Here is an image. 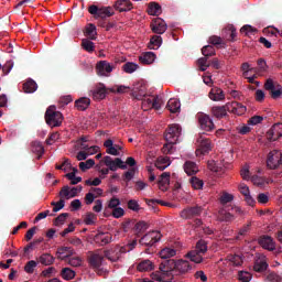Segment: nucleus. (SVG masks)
Returning <instances> with one entry per match:
<instances>
[{
  "instance_id": "1",
  "label": "nucleus",
  "mask_w": 282,
  "mask_h": 282,
  "mask_svg": "<svg viewBox=\"0 0 282 282\" xmlns=\"http://www.w3.org/2000/svg\"><path fill=\"white\" fill-rule=\"evenodd\" d=\"M160 271L153 273L152 279L159 282H172L174 276L186 274L193 270V265L187 260L170 259L163 260L159 267Z\"/></svg>"
},
{
  "instance_id": "2",
  "label": "nucleus",
  "mask_w": 282,
  "mask_h": 282,
  "mask_svg": "<svg viewBox=\"0 0 282 282\" xmlns=\"http://www.w3.org/2000/svg\"><path fill=\"white\" fill-rule=\"evenodd\" d=\"M206 252H208V243L205 240H198L196 243V250L189 251L186 257L189 261H193V263H202Z\"/></svg>"
},
{
  "instance_id": "3",
  "label": "nucleus",
  "mask_w": 282,
  "mask_h": 282,
  "mask_svg": "<svg viewBox=\"0 0 282 282\" xmlns=\"http://www.w3.org/2000/svg\"><path fill=\"white\" fill-rule=\"evenodd\" d=\"M45 120L48 127H61L63 124V113L56 111V107L51 106L45 112Z\"/></svg>"
},
{
  "instance_id": "4",
  "label": "nucleus",
  "mask_w": 282,
  "mask_h": 282,
  "mask_svg": "<svg viewBox=\"0 0 282 282\" xmlns=\"http://www.w3.org/2000/svg\"><path fill=\"white\" fill-rule=\"evenodd\" d=\"M142 109L149 111V109H155L160 111L162 109V98L160 96H144L142 99Z\"/></svg>"
},
{
  "instance_id": "5",
  "label": "nucleus",
  "mask_w": 282,
  "mask_h": 282,
  "mask_svg": "<svg viewBox=\"0 0 282 282\" xmlns=\"http://www.w3.org/2000/svg\"><path fill=\"white\" fill-rule=\"evenodd\" d=\"M89 14H93L95 19H107V17H113V8L111 7H101L98 8V6L93 4L88 8Z\"/></svg>"
},
{
  "instance_id": "6",
  "label": "nucleus",
  "mask_w": 282,
  "mask_h": 282,
  "mask_svg": "<svg viewBox=\"0 0 282 282\" xmlns=\"http://www.w3.org/2000/svg\"><path fill=\"white\" fill-rule=\"evenodd\" d=\"M162 239V234L158 230L149 231L143 237L140 238L139 243L141 246H147L148 248H151L158 243Z\"/></svg>"
},
{
  "instance_id": "7",
  "label": "nucleus",
  "mask_w": 282,
  "mask_h": 282,
  "mask_svg": "<svg viewBox=\"0 0 282 282\" xmlns=\"http://www.w3.org/2000/svg\"><path fill=\"white\" fill-rule=\"evenodd\" d=\"M116 94V90L113 88H107L105 84L99 83L94 90L90 91L94 100H105L107 98V95L109 94Z\"/></svg>"
},
{
  "instance_id": "8",
  "label": "nucleus",
  "mask_w": 282,
  "mask_h": 282,
  "mask_svg": "<svg viewBox=\"0 0 282 282\" xmlns=\"http://www.w3.org/2000/svg\"><path fill=\"white\" fill-rule=\"evenodd\" d=\"M182 135V126L174 123L170 126L165 132L166 142H177Z\"/></svg>"
},
{
  "instance_id": "9",
  "label": "nucleus",
  "mask_w": 282,
  "mask_h": 282,
  "mask_svg": "<svg viewBox=\"0 0 282 282\" xmlns=\"http://www.w3.org/2000/svg\"><path fill=\"white\" fill-rule=\"evenodd\" d=\"M258 243L263 248V250H268L269 252H274L276 250V242L274 238L268 235H262L258 238Z\"/></svg>"
},
{
  "instance_id": "10",
  "label": "nucleus",
  "mask_w": 282,
  "mask_h": 282,
  "mask_svg": "<svg viewBox=\"0 0 282 282\" xmlns=\"http://www.w3.org/2000/svg\"><path fill=\"white\" fill-rule=\"evenodd\" d=\"M264 89L270 91V96L273 98V100H278V98H281L282 96V86L279 84L275 86L272 79H267Z\"/></svg>"
},
{
  "instance_id": "11",
  "label": "nucleus",
  "mask_w": 282,
  "mask_h": 282,
  "mask_svg": "<svg viewBox=\"0 0 282 282\" xmlns=\"http://www.w3.org/2000/svg\"><path fill=\"white\" fill-rule=\"evenodd\" d=\"M282 163V154L279 151H272L269 153L267 159V166L268 169L274 170L279 169Z\"/></svg>"
},
{
  "instance_id": "12",
  "label": "nucleus",
  "mask_w": 282,
  "mask_h": 282,
  "mask_svg": "<svg viewBox=\"0 0 282 282\" xmlns=\"http://www.w3.org/2000/svg\"><path fill=\"white\" fill-rule=\"evenodd\" d=\"M279 138H282V123H274L267 132V140L269 142H276Z\"/></svg>"
},
{
  "instance_id": "13",
  "label": "nucleus",
  "mask_w": 282,
  "mask_h": 282,
  "mask_svg": "<svg viewBox=\"0 0 282 282\" xmlns=\"http://www.w3.org/2000/svg\"><path fill=\"white\" fill-rule=\"evenodd\" d=\"M227 110L229 113H235V116H243L248 108L238 101L227 102Z\"/></svg>"
},
{
  "instance_id": "14",
  "label": "nucleus",
  "mask_w": 282,
  "mask_h": 282,
  "mask_svg": "<svg viewBox=\"0 0 282 282\" xmlns=\"http://www.w3.org/2000/svg\"><path fill=\"white\" fill-rule=\"evenodd\" d=\"M268 268H270V265L268 264V258L263 254L258 256L253 263L254 272L263 274V272H265Z\"/></svg>"
},
{
  "instance_id": "15",
  "label": "nucleus",
  "mask_w": 282,
  "mask_h": 282,
  "mask_svg": "<svg viewBox=\"0 0 282 282\" xmlns=\"http://www.w3.org/2000/svg\"><path fill=\"white\" fill-rule=\"evenodd\" d=\"M198 122L203 131H213V129H215V123L213 122V119H210V116L206 113L198 115Z\"/></svg>"
},
{
  "instance_id": "16",
  "label": "nucleus",
  "mask_w": 282,
  "mask_h": 282,
  "mask_svg": "<svg viewBox=\"0 0 282 282\" xmlns=\"http://www.w3.org/2000/svg\"><path fill=\"white\" fill-rule=\"evenodd\" d=\"M199 215H202L200 206L187 207L181 212L182 219H193L199 217Z\"/></svg>"
},
{
  "instance_id": "17",
  "label": "nucleus",
  "mask_w": 282,
  "mask_h": 282,
  "mask_svg": "<svg viewBox=\"0 0 282 282\" xmlns=\"http://www.w3.org/2000/svg\"><path fill=\"white\" fill-rule=\"evenodd\" d=\"M74 254H76V251H74L72 247H59L56 251L57 259H61V261H67L74 257Z\"/></svg>"
},
{
  "instance_id": "18",
  "label": "nucleus",
  "mask_w": 282,
  "mask_h": 282,
  "mask_svg": "<svg viewBox=\"0 0 282 282\" xmlns=\"http://www.w3.org/2000/svg\"><path fill=\"white\" fill-rule=\"evenodd\" d=\"M96 72L98 76H109V74L113 72V66H111L107 61H100L96 65Z\"/></svg>"
},
{
  "instance_id": "19",
  "label": "nucleus",
  "mask_w": 282,
  "mask_h": 282,
  "mask_svg": "<svg viewBox=\"0 0 282 282\" xmlns=\"http://www.w3.org/2000/svg\"><path fill=\"white\" fill-rule=\"evenodd\" d=\"M196 142L198 145V151H200L203 155H206V153H209V151L213 149L210 145V139L204 135H199Z\"/></svg>"
},
{
  "instance_id": "20",
  "label": "nucleus",
  "mask_w": 282,
  "mask_h": 282,
  "mask_svg": "<svg viewBox=\"0 0 282 282\" xmlns=\"http://www.w3.org/2000/svg\"><path fill=\"white\" fill-rule=\"evenodd\" d=\"M169 25H166V22L162 20L161 18L155 19L151 23V30L154 34H164L166 32Z\"/></svg>"
},
{
  "instance_id": "21",
  "label": "nucleus",
  "mask_w": 282,
  "mask_h": 282,
  "mask_svg": "<svg viewBox=\"0 0 282 282\" xmlns=\"http://www.w3.org/2000/svg\"><path fill=\"white\" fill-rule=\"evenodd\" d=\"M112 239H113V237L109 232H98L94 237L95 243H97V246H101V247L108 246V243H111Z\"/></svg>"
},
{
  "instance_id": "22",
  "label": "nucleus",
  "mask_w": 282,
  "mask_h": 282,
  "mask_svg": "<svg viewBox=\"0 0 282 282\" xmlns=\"http://www.w3.org/2000/svg\"><path fill=\"white\" fill-rule=\"evenodd\" d=\"M115 9L118 10V12H129L133 10V3L129 0H117L115 2Z\"/></svg>"
},
{
  "instance_id": "23",
  "label": "nucleus",
  "mask_w": 282,
  "mask_h": 282,
  "mask_svg": "<svg viewBox=\"0 0 282 282\" xmlns=\"http://www.w3.org/2000/svg\"><path fill=\"white\" fill-rule=\"evenodd\" d=\"M212 113L215 118L221 120V118H226L228 116V104L225 106H214L212 108Z\"/></svg>"
},
{
  "instance_id": "24",
  "label": "nucleus",
  "mask_w": 282,
  "mask_h": 282,
  "mask_svg": "<svg viewBox=\"0 0 282 282\" xmlns=\"http://www.w3.org/2000/svg\"><path fill=\"white\" fill-rule=\"evenodd\" d=\"M209 98L214 100V102H219V100H225L226 95L221 88L213 87L209 91Z\"/></svg>"
},
{
  "instance_id": "25",
  "label": "nucleus",
  "mask_w": 282,
  "mask_h": 282,
  "mask_svg": "<svg viewBox=\"0 0 282 282\" xmlns=\"http://www.w3.org/2000/svg\"><path fill=\"white\" fill-rule=\"evenodd\" d=\"M169 184H171V172H163L159 180V188L161 191H167Z\"/></svg>"
},
{
  "instance_id": "26",
  "label": "nucleus",
  "mask_w": 282,
  "mask_h": 282,
  "mask_svg": "<svg viewBox=\"0 0 282 282\" xmlns=\"http://www.w3.org/2000/svg\"><path fill=\"white\" fill-rule=\"evenodd\" d=\"M155 53L153 52H145L139 56V61L142 65H152V63H155Z\"/></svg>"
},
{
  "instance_id": "27",
  "label": "nucleus",
  "mask_w": 282,
  "mask_h": 282,
  "mask_svg": "<svg viewBox=\"0 0 282 282\" xmlns=\"http://www.w3.org/2000/svg\"><path fill=\"white\" fill-rule=\"evenodd\" d=\"M102 259L104 257L101 254L91 252L88 257V263L91 268H100L102 265Z\"/></svg>"
},
{
  "instance_id": "28",
  "label": "nucleus",
  "mask_w": 282,
  "mask_h": 282,
  "mask_svg": "<svg viewBox=\"0 0 282 282\" xmlns=\"http://www.w3.org/2000/svg\"><path fill=\"white\" fill-rule=\"evenodd\" d=\"M91 105V99L87 97H82L75 101V107L78 111H86Z\"/></svg>"
},
{
  "instance_id": "29",
  "label": "nucleus",
  "mask_w": 282,
  "mask_h": 282,
  "mask_svg": "<svg viewBox=\"0 0 282 282\" xmlns=\"http://www.w3.org/2000/svg\"><path fill=\"white\" fill-rule=\"evenodd\" d=\"M155 166L159 171H164L171 166V159L169 156H159L156 159Z\"/></svg>"
},
{
  "instance_id": "30",
  "label": "nucleus",
  "mask_w": 282,
  "mask_h": 282,
  "mask_svg": "<svg viewBox=\"0 0 282 282\" xmlns=\"http://www.w3.org/2000/svg\"><path fill=\"white\" fill-rule=\"evenodd\" d=\"M39 89V85L33 79H29L23 84L24 94H34Z\"/></svg>"
},
{
  "instance_id": "31",
  "label": "nucleus",
  "mask_w": 282,
  "mask_h": 282,
  "mask_svg": "<svg viewBox=\"0 0 282 282\" xmlns=\"http://www.w3.org/2000/svg\"><path fill=\"white\" fill-rule=\"evenodd\" d=\"M184 171L187 175H195V173H197L199 169L197 167V163L193 161H186L184 163Z\"/></svg>"
},
{
  "instance_id": "32",
  "label": "nucleus",
  "mask_w": 282,
  "mask_h": 282,
  "mask_svg": "<svg viewBox=\"0 0 282 282\" xmlns=\"http://www.w3.org/2000/svg\"><path fill=\"white\" fill-rule=\"evenodd\" d=\"M84 34H85V36L90 39V41H96V39L98 36V32L96 31V26L91 23L87 24Z\"/></svg>"
},
{
  "instance_id": "33",
  "label": "nucleus",
  "mask_w": 282,
  "mask_h": 282,
  "mask_svg": "<svg viewBox=\"0 0 282 282\" xmlns=\"http://www.w3.org/2000/svg\"><path fill=\"white\" fill-rule=\"evenodd\" d=\"M137 270L139 272H151L153 270V262L151 260H143L138 263Z\"/></svg>"
},
{
  "instance_id": "34",
  "label": "nucleus",
  "mask_w": 282,
  "mask_h": 282,
  "mask_svg": "<svg viewBox=\"0 0 282 282\" xmlns=\"http://www.w3.org/2000/svg\"><path fill=\"white\" fill-rule=\"evenodd\" d=\"M118 169H122V171L127 169V164H124L120 158L115 159V161L108 165V171H118Z\"/></svg>"
},
{
  "instance_id": "35",
  "label": "nucleus",
  "mask_w": 282,
  "mask_h": 282,
  "mask_svg": "<svg viewBox=\"0 0 282 282\" xmlns=\"http://www.w3.org/2000/svg\"><path fill=\"white\" fill-rule=\"evenodd\" d=\"M148 12L152 17H160L162 14V7L158 2H151Z\"/></svg>"
},
{
  "instance_id": "36",
  "label": "nucleus",
  "mask_w": 282,
  "mask_h": 282,
  "mask_svg": "<svg viewBox=\"0 0 282 282\" xmlns=\"http://www.w3.org/2000/svg\"><path fill=\"white\" fill-rule=\"evenodd\" d=\"M182 107V104H180V100L177 99H170L166 105V109L171 111V113H177Z\"/></svg>"
},
{
  "instance_id": "37",
  "label": "nucleus",
  "mask_w": 282,
  "mask_h": 282,
  "mask_svg": "<svg viewBox=\"0 0 282 282\" xmlns=\"http://www.w3.org/2000/svg\"><path fill=\"white\" fill-rule=\"evenodd\" d=\"M147 230H149V224L144 220H140L134 225V232H137V237L147 232Z\"/></svg>"
},
{
  "instance_id": "38",
  "label": "nucleus",
  "mask_w": 282,
  "mask_h": 282,
  "mask_svg": "<svg viewBox=\"0 0 282 282\" xmlns=\"http://www.w3.org/2000/svg\"><path fill=\"white\" fill-rule=\"evenodd\" d=\"M37 261L39 263H42V265H52V263L55 261V258L50 253H43L39 257Z\"/></svg>"
},
{
  "instance_id": "39",
  "label": "nucleus",
  "mask_w": 282,
  "mask_h": 282,
  "mask_svg": "<svg viewBox=\"0 0 282 282\" xmlns=\"http://www.w3.org/2000/svg\"><path fill=\"white\" fill-rule=\"evenodd\" d=\"M218 219L219 221H226V223L235 221V215L226 212V209H220L218 212Z\"/></svg>"
},
{
  "instance_id": "40",
  "label": "nucleus",
  "mask_w": 282,
  "mask_h": 282,
  "mask_svg": "<svg viewBox=\"0 0 282 282\" xmlns=\"http://www.w3.org/2000/svg\"><path fill=\"white\" fill-rule=\"evenodd\" d=\"M175 254H177V251L171 248H164L160 251V257L164 261H169L171 257H175Z\"/></svg>"
},
{
  "instance_id": "41",
  "label": "nucleus",
  "mask_w": 282,
  "mask_h": 282,
  "mask_svg": "<svg viewBox=\"0 0 282 282\" xmlns=\"http://www.w3.org/2000/svg\"><path fill=\"white\" fill-rule=\"evenodd\" d=\"M161 46H162V36L153 35L150 39V43H149L150 50H160Z\"/></svg>"
},
{
  "instance_id": "42",
  "label": "nucleus",
  "mask_w": 282,
  "mask_h": 282,
  "mask_svg": "<svg viewBox=\"0 0 282 282\" xmlns=\"http://www.w3.org/2000/svg\"><path fill=\"white\" fill-rule=\"evenodd\" d=\"M61 276L64 281H72L76 276V271L70 268H63L61 271Z\"/></svg>"
},
{
  "instance_id": "43",
  "label": "nucleus",
  "mask_w": 282,
  "mask_h": 282,
  "mask_svg": "<svg viewBox=\"0 0 282 282\" xmlns=\"http://www.w3.org/2000/svg\"><path fill=\"white\" fill-rule=\"evenodd\" d=\"M31 150L33 153H36L37 155H43L45 153V148H43V144L39 141H33L31 143Z\"/></svg>"
},
{
  "instance_id": "44",
  "label": "nucleus",
  "mask_w": 282,
  "mask_h": 282,
  "mask_svg": "<svg viewBox=\"0 0 282 282\" xmlns=\"http://www.w3.org/2000/svg\"><path fill=\"white\" fill-rule=\"evenodd\" d=\"M189 183L195 191H202V188H204V181L199 180L197 176H192Z\"/></svg>"
},
{
  "instance_id": "45",
  "label": "nucleus",
  "mask_w": 282,
  "mask_h": 282,
  "mask_svg": "<svg viewBox=\"0 0 282 282\" xmlns=\"http://www.w3.org/2000/svg\"><path fill=\"white\" fill-rule=\"evenodd\" d=\"M82 47L83 50H85L86 52H94V50H96V45L94 44V42H91V40L88 39H84L82 40Z\"/></svg>"
},
{
  "instance_id": "46",
  "label": "nucleus",
  "mask_w": 282,
  "mask_h": 282,
  "mask_svg": "<svg viewBox=\"0 0 282 282\" xmlns=\"http://www.w3.org/2000/svg\"><path fill=\"white\" fill-rule=\"evenodd\" d=\"M140 66H138V64L128 62V63L123 64L122 69H123V72H126V74H133V72H137V69Z\"/></svg>"
},
{
  "instance_id": "47",
  "label": "nucleus",
  "mask_w": 282,
  "mask_h": 282,
  "mask_svg": "<svg viewBox=\"0 0 282 282\" xmlns=\"http://www.w3.org/2000/svg\"><path fill=\"white\" fill-rule=\"evenodd\" d=\"M36 265H39L37 261L30 260L29 262H26L24 271L26 272V274H34Z\"/></svg>"
},
{
  "instance_id": "48",
  "label": "nucleus",
  "mask_w": 282,
  "mask_h": 282,
  "mask_svg": "<svg viewBox=\"0 0 282 282\" xmlns=\"http://www.w3.org/2000/svg\"><path fill=\"white\" fill-rule=\"evenodd\" d=\"M94 164H96V161H94V159H88L86 162L79 163V169L83 171V173H85V171H89Z\"/></svg>"
},
{
  "instance_id": "49",
  "label": "nucleus",
  "mask_w": 282,
  "mask_h": 282,
  "mask_svg": "<svg viewBox=\"0 0 282 282\" xmlns=\"http://www.w3.org/2000/svg\"><path fill=\"white\" fill-rule=\"evenodd\" d=\"M202 54L203 56L210 58V56H215L216 54L215 47L213 45H206L202 48Z\"/></svg>"
},
{
  "instance_id": "50",
  "label": "nucleus",
  "mask_w": 282,
  "mask_h": 282,
  "mask_svg": "<svg viewBox=\"0 0 282 282\" xmlns=\"http://www.w3.org/2000/svg\"><path fill=\"white\" fill-rule=\"evenodd\" d=\"M197 64L199 66L200 72H206L208 67H210V64L208 63V57H200L197 61Z\"/></svg>"
},
{
  "instance_id": "51",
  "label": "nucleus",
  "mask_w": 282,
  "mask_h": 282,
  "mask_svg": "<svg viewBox=\"0 0 282 282\" xmlns=\"http://www.w3.org/2000/svg\"><path fill=\"white\" fill-rule=\"evenodd\" d=\"M96 219H98L96 214L88 213L84 218V224H86V226H94V224H96Z\"/></svg>"
},
{
  "instance_id": "52",
  "label": "nucleus",
  "mask_w": 282,
  "mask_h": 282,
  "mask_svg": "<svg viewBox=\"0 0 282 282\" xmlns=\"http://www.w3.org/2000/svg\"><path fill=\"white\" fill-rule=\"evenodd\" d=\"M238 279L241 282H250V281H252V274L248 271H239Z\"/></svg>"
},
{
  "instance_id": "53",
  "label": "nucleus",
  "mask_w": 282,
  "mask_h": 282,
  "mask_svg": "<svg viewBox=\"0 0 282 282\" xmlns=\"http://www.w3.org/2000/svg\"><path fill=\"white\" fill-rule=\"evenodd\" d=\"M51 206H53V213H58L65 208V199L61 198L58 202H52Z\"/></svg>"
},
{
  "instance_id": "54",
  "label": "nucleus",
  "mask_w": 282,
  "mask_h": 282,
  "mask_svg": "<svg viewBox=\"0 0 282 282\" xmlns=\"http://www.w3.org/2000/svg\"><path fill=\"white\" fill-rule=\"evenodd\" d=\"M257 32V29L253 28L252 25L250 24H246L243 25L241 29H240V33L241 34H245L246 36L250 35V34H256Z\"/></svg>"
},
{
  "instance_id": "55",
  "label": "nucleus",
  "mask_w": 282,
  "mask_h": 282,
  "mask_svg": "<svg viewBox=\"0 0 282 282\" xmlns=\"http://www.w3.org/2000/svg\"><path fill=\"white\" fill-rule=\"evenodd\" d=\"M66 263H68V265H72V268H80V265H83V259H80V257H73L67 260Z\"/></svg>"
},
{
  "instance_id": "56",
  "label": "nucleus",
  "mask_w": 282,
  "mask_h": 282,
  "mask_svg": "<svg viewBox=\"0 0 282 282\" xmlns=\"http://www.w3.org/2000/svg\"><path fill=\"white\" fill-rule=\"evenodd\" d=\"M65 177L70 181L72 186H76V184H79V182H83V177L76 176L74 175V173H67Z\"/></svg>"
},
{
  "instance_id": "57",
  "label": "nucleus",
  "mask_w": 282,
  "mask_h": 282,
  "mask_svg": "<svg viewBox=\"0 0 282 282\" xmlns=\"http://www.w3.org/2000/svg\"><path fill=\"white\" fill-rule=\"evenodd\" d=\"M232 199H235V196H232V194H228L226 192L223 193V195L219 198L220 204H223V205L230 204V202H232Z\"/></svg>"
},
{
  "instance_id": "58",
  "label": "nucleus",
  "mask_w": 282,
  "mask_h": 282,
  "mask_svg": "<svg viewBox=\"0 0 282 282\" xmlns=\"http://www.w3.org/2000/svg\"><path fill=\"white\" fill-rule=\"evenodd\" d=\"M167 143H165L162 148V151L165 155H169L171 153H173V145L177 144V142H171V141H166Z\"/></svg>"
},
{
  "instance_id": "59",
  "label": "nucleus",
  "mask_w": 282,
  "mask_h": 282,
  "mask_svg": "<svg viewBox=\"0 0 282 282\" xmlns=\"http://www.w3.org/2000/svg\"><path fill=\"white\" fill-rule=\"evenodd\" d=\"M265 279H267V281H270V282H282L281 275H279L274 272L267 273Z\"/></svg>"
},
{
  "instance_id": "60",
  "label": "nucleus",
  "mask_w": 282,
  "mask_h": 282,
  "mask_svg": "<svg viewBox=\"0 0 282 282\" xmlns=\"http://www.w3.org/2000/svg\"><path fill=\"white\" fill-rule=\"evenodd\" d=\"M128 208H129V210H133L134 213H139L140 212V204L135 199H130L128 202Z\"/></svg>"
},
{
  "instance_id": "61",
  "label": "nucleus",
  "mask_w": 282,
  "mask_h": 282,
  "mask_svg": "<svg viewBox=\"0 0 282 282\" xmlns=\"http://www.w3.org/2000/svg\"><path fill=\"white\" fill-rule=\"evenodd\" d=\"M135 176V167H131L129 171H127L123 174V182H131L133 177Z\"/></svg>"
},
{
  "instance_id": "62",
  "label": "nucleus",
  "mask_w": 282,
  "mask_h": 282,
  "mask_svg": "<svg viewBox=\"0 0 282 282\" xmlns=\"http://www.w3.org/2000/svg\"><path fill=\"white\" fill-rule=\"evenodd\" d=\"M69 217V214L63 213L58 217L55 218V226H63L66 219Z\"/></svg>"
},
{
  "instance_id": "63",
  "label": "nucleus",
  "mask_w": 282,
  "mask_h": 282,
  "mask_svg": "<svg viewBox=\"0 0 282 282\" xmlns=\"http://www.w3.org/2000/svg\"><path fill=\"white\" fill-rule=\"evenodd\" d=\"M112 217H115V219H120V217H124V209L122 207H115L112 209Z\"/></svg>"
},
{
  "instance_id": "64",
  "label": "nucleus",
  "mask_w": 282,
  "mask_h": 282,
  "mask_svg": "<svg viewBox=\"0 0 282 282\" xmlns=\"http://www.w3.org/2000/svg\"><path fill=\"white\" fill-rule=\"evenodd\" d=\"M208 43H210V45H224V40L217 35H212Z\"/></svg>"
}]
</instances>
